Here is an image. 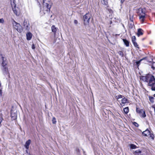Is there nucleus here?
I'll return each instance as SVG.
<instances>
[{"mask_svg": "<svg viewBox=\"0 0 155 155\" xmlns=\"http://www.w3.org/2000/svg\"><path fill=\"white\" fill-rule=\"evenodd\" d=\"M148 85L151 87L152 91H155V78L153 76L150 75L147 82Z\"/></svg>", "mask_w": 155, "mask_h": 155, "instance_id": "f257e3e1", "label": "nucleus"}, {"mask_svg": "<svg viewBox=\"0 0 155 155\" xmlns=\"http://www.w3.org/2000/svg\"><path fill=\"white\" fill-rule=\"evenodd\" d=\"M13 28L19 32H21L22 31V26L20 24L16 22L14 20L12 22Z\"/></svg>", "mask_w": 155, "mask_h": 155, "instance_id": "f03ea898", "label": "nucleus"}, {"mask_svg": "<svg viewBox=\"0 0 155 155\" xmlns=\"http://www.w3.org/2000/svg\"><path fill=\"white\" fill-rule=\"evenodd\" d=\"M43 3L44 7H46L47 9L46 11H49L52 5L51 2L49 0H43Z\"/></svg>", "mask_w": 155, "mask_h": 155, "instance_id": "7ed1b4c3", "label": "nucleus"}, {"mask_svg": "<svg viewBox=\"0 0 155 155\" xmlns=\"http://www.w3.org/2000/svg\"><path fill=\"white\" fill-rule=\"evenodd\" d=\"M91 15L89 13L86 14L83 17L84 24L85 25L88 24L90 21Z\"/></svg>", "mask_w": 155, "mask_h": 155, "instance_id": "20e7f679", "label": "nucleus"}, {"mask_svg": "<svg viewBox=\"0 0 155 155\" xmlns=\"http://www.w3.org/2000/svg\"><path fill=\"white\" fill-rule=\"evenodd\" d=\"M0 56L2 58V60L3 61V62L2 64V70L5 72H6L8 71V68L6 67V65H7V63L5 61H4V58L3 57L2 54L0 55Z\"/></svg>", "mask_w": 155, "mask_h": 155, "instance_id": "39448f33", "label": "nucleus"}, {"mask_svg": "<svg viewBox=\"0 0 155 155\" xmlns=\"http://www.w3.org/2000/svg\"><path fill=\"white\" fill-rule=\"evenodd\" d=\"M29 22L25 20L23 23V26L26 30L28 31L30 29Z\"/></svg>", "mask_w": 155, "mask_h": 155, "instance_id": "423d86ee", "label": "nucleus"}, {"mask_svg": "<svg viewBox=\"0 0 155 155\" xmlns=\"http://www.w3.org/2000/svg\"><path fill=\"white\" fill-rule=\"evenodd\" d=\"M150 75V74H148L145 76H141L140 79L143 81L147 82Z\"/></svg>", "mask_w": 155, "mask_h": 155, "instance_id": "0eeeda50", "label": "nucleus"}, {"mask_svg": "<svg viewBox=\"0 0 155 155\" xmlns=\"http://www.w3.org/2000/svg\"><path fill=\"white\" fill-rule=\"evenodd\" d=\"M31 142V140H28L26 142L25 144L24 145L25 147L28 150L29 148V146L30 145Z\"/></svg>", "mask_w": 155, "mask_h": 155, "instance_id": "6e6552de", "label": "nucleus"}, {"mask_svg": "<svg viewBox=\"0 0 155 155\" xmlns=\"http://www.w3.org/2000/svg\"><path fill=\"white\" fill-rule=\"evenodd\" d=\"M150 131L148 130H146L142 133L145 136H148L150 134Z\"/></svg>", "mask_w": 155, "mask_h": 155, "instance_id": "1a4fd4ad", "label": "nucleus"}, {"mask_svg": "<svg viewBox=\"0 0 155 155\" xmlns=\"http://www.w3.org/2000/svg\"><path fill=\"white\" fill-rule=\"evenodd\" d=\"M32 37V34L30 32H28L26 34L27 39L28 40H30Z\"/></svg>", "mask_w": 155, "mask_h": 155, "instance_id": "9d476101", "label": "nucleus"}, {"mask_svg": "<svg viewBox=\"0 0 155 155\" xmlns=\"http://www.w3.org/2000/svg\"><path fill=\"white\" fill-rule=\"evenodd\" d=\"M134 24H130L129 25V31L130 32V33L132 30L134 31Z\"/></svg>", "mask_w": 155, "mask_h": 155, "instance_id": "9b49d317", "label": "nucleus"}, {"mask_svg": "<svg viewBox=\"0 0 155 155\" xmlns=\"http://www.w3.org/2000/svg\"><path fill=\"white\" fill-rule=\"evenodd\" d=\"M134 153L136 155H142L141 154V151L140 150H137L135 151Z\"/></svg>", "mask_w": 155, "mask_h": 155, "instance_id": "f8f14e48", "label": "nucleus"}, {"mask_svg": "<svg viewBox=\"0 0 155 155\" xmlns=\"http://www.w3.org/2000/svg\"><path fill=\"white\" fill-rule=\"evenodd\" d=\"M123 41L124 43V44L126 46L128 47L129 46V42L126 39H123Z\"/></svg>", "mask_w": 155, "mask_h": 155, "instance_id": "ddd939ff", "label": "nucleus"}, {"mask_svg": "<svg viewBox=\"0 0 155 155\" xmlns=\"http://www.w3.org/2000/svg\"><path fill=\"white\" fill-rule=\"evenodd\" d=\"M11 116L13 118V119H15L16 118L17 115L15 113H13L12 112L11 113Z\"/></svg>", "mask_w": 155, "mask_h": 155, "instance_id": "4468645a", "label": "nucleus"}, {"mask_svg": "<svg viewBox=\"0 0 155 155\" xmlns=\"http://www.w3.org/2000/svg\"><path fill=\"white\" fill-rule=\"evenodd\" d=\"M137 31V35L138 36H139L140 35H142L143 34V33L142 32V29H138Z\"/></svg>", "mask_w": 155, "mask_h": 155, "instance_id": "2eb2a0df", "label": "nucleus"}, {"mask_svg": "<svg viewBox=\"0 0 155 155\" xmlns=\"http://www.w3.org/2000/svg\"><path fill=\"white\" fill-rule=\"evenodd\" d=\"M52 31L54 33V34H55L57 29L55 27L54 25H53L51 27Z\"/></svg>", "mask_w": 155, "mask_h": 155, "instance_id": "dca6fc26", "label": "nucleus"}, {"mask_svg": "<svg viewBox=\"0 0 155 155\" xmlns=\"http://www.w3.org/2000/svg\"><path fill=\"white\" fill-rule=\"evenodd\" d=\"M13 10L14 12V13L15 14V15L17 16L19 15V13L17 11L16 9V8L15 7L14 8H13Z\"/></svg>", "mask_w": 155, "mask_h": 155, "instance_id": "f3484780", "label": "nucleus"}, {"mask_svg": "<svg viewBox=\"0 0 155 155\" xmlns=\"http://www.w3.org/2000/svg\"><path fill=\"white\" fill-rule=\"evenodd\" d=\"M108 0H101L102 3L104 5H106L107 4Z\"/></svg>", "mask_w": 155, "mask_h": 155, "instance_id": "a211bd4d", "label": "nucleus"}, {"mask_svg": "<svg viewBox=\"0 0 155 155\" xmlns=\"http://www.w3.org/2000/svg\"><path fill=\"white\" fill-rule=\"evenodd\" d=\"M140 115L143 117H146L145 112L144 110L142 111V113L141 114H140Z\"/></svg>", "mask_w": 155, "mask_h": 155, "instance_id": "6ab92c4d", "label": "nucleus"}, {"mask_svg": "<svg viewBox=\"0 0 155 155\" xmlns=\"http://www.w3.org/2000/svg\"><path fill=\"white\" fill-rule=\"evenodd\" d=\"M127 100L125 98H123L121 100V103L123 104H124L127 103Z\"/></svg>", "mask_w": 155, "mask_h": 155, "instance_id": "aec40b11", "label": "nucleus"}, {"mask_svg": "<svg viewBox=\"0 0 155 155\" xmlns=\"http://www.w3.org/2000/svg\"><path fill=\"white\" fill-rule=\"evenodd\" d=\"M143 110V109H140L138 108H137L136 109L137 112L139 114H141V113H142V111Z\"/></svg>", "mask_w": 155, "mask_h": 155, "instance_id": "412c9836", "label": "nucleus"}, {"mask_svg": "<svg viewBox=\"0 0 155 155\" xmlns=\"http://www.w3.org/2000/svg\"><path fill=\"white\" fill-rule=\"evenodd\" d=\"M124 112L125 114H127L129 112V108L128 107H126L124 109Z\"/></svg>", "mask_w": 155, "mask_h": 155, "instance_id": "4be33fe9", "label": "nucleus"}, {"mask_svg": "<svg viewBox=\"0 0 155 155\" xmlns=\"http://www.w3.org/2000/svg\"><path fill=\"white\" fill-rule=\"evenodd\" d=\"M130 147L132 149H136L137 147L136 146L133 144H131L130 145Z\"/></svg>", "mask_w": 155, "mask_h": 155, "instance_id": "5701e85b", "label": "nucleus"}, {"mask_svg": "<svg viewBox=\"0 0 155 155\" xmlns=\"http://www.w3.org/2000/svg\"><path fill=\"white\" fill-rule=\"evenodd\" d=\"M145 18V15H141L140 16V19L142 21H144V19Z\"/></svg>", "mask_w": 155, "mask_h": 155, "instance_id": "b1692460", "label": "nucleus"}, {"mask_svg": "<svg viewBox=\"0 0 155 155\" xmlns=\"http://www.w3.org/2000/svg\"><path fill=\"white\" fill-rule=\"evenodd\" d=\"M52 122L53 124H55L56 123V120L55 118L54 117H53L52 119Z\"/></svg>", "mask_w": 155, "mask_h": 155, "instance_id": "393cba45", "label": "nucleus"}, {"mask_svg": "<svg viewBox=\"0 0 155 155\" xmlns=\"http://www.w3.org/2000/svg\"><path fill=\"white\" fill-rule=\"evenodd\" d=\"M133 43L135 47L138 48H139L138 45L137 44V43L136 41L134 42Z\"/></svg>", "mask_w": 155, "mask_h": 155, "instance_id": "a878e982", "label": "nucleus"}, {"mask_svg": "<svg viewBox=\"0 0 155 155\" xmlns=\"http://www.w3.org/2000/svg\"><path fill=\"white\" fill-rule=\"evenodd\" d=\"M143 59H145V58H144L142 59H141L140 60L136 62V64L138 66L140 64L141 61Z\"/></svg>", "mask_w": 155, "mask_h": 155, "instance_id": "bb28decb", "label": "nucleus"}, {"mask_svg": "<svg viewBox=\"0 0 155 155\" xmlns=\"http://www.w3.org/2000/svg\"><path fill=\"white\" fill-rule=\"evenodd\" d=\"M118 54H119L121 56V57H123L124 55V54L123 53V52L121 51H119L118 52Z\"/></svg>", "mask_w": 155, "mask_h": 155, "instance_id": "cd10ccee", "label": "nucleus"}, {"mask_svg": "<svg viewBox=\"0 0 155 155\" xmlns=\"http://www.w3.org/2000/svg\"><path fill=\"white\" fill-rule=\"evenodd\" d=\"M136 39V37H135V36H133L132 37V42L135 41Z\"/></svg>", "mask_w": 155, "mask_h": 155, "instance_id": "c85d7f7f", "label": "nucleus"}, {"mask_svg": "<svg viewBox=\"0 0 155 155\" xmlns=\"http://www.w3.org/2000/svg\"><path fill=\"white\" fill-rule=\"evenodd\" d=\"M149 136H150V137L153 140L154 139V136L153 135V134H151L150 133V134H149Z\"/></svg>", "mask_w": 155, "mask_h": 155, "instance_id": "c756f323", "label": "nucleus"}, {"mask_svg": "<svg viewBox=\"0 0 155 155\" xmlns=\"http://www.w3.org/2000/svg\"><path fill=\"white\" fill-rule=\"evenodd\" d=\"M153 97H150L149 100L152 102H153Z\"/></svg>", "mask_w": 155, "mask_h": 155, "instance_id": "7c9ffc66", "label": "nucleus"}, {"mask_svg": "<svg viewBox=\"0 0 155 155\" xmlns=\"http://www.w3.org/2000/svg\"><path fill=\"white\" fill-rule=\"evenodd\" d=\"M116 97H117V98L118 99H119L122 98V96L121 95H119L117 96Z\"/></svg>", "mask_w": 155, "mask_h": 155, "instance_id": "2f4dec72", "label": "nucleus"}, {"mask_svg": "<svg viewBox=\"0 0 155 155\" xmlns=\"http://www.w3.org/2000/svg\"><path fill=\"white\" fill-rule=\"evenodd\" d=\"M139 11L140 12H141L142 13V14L144 15L145 14L143 12L142 9L141 8H140L139 10Z\"/></svg>", "mask_w": 155, "mask_h": 155, "instance_id": "473e14b6", "label": "nucleus"}, {"mask_svg": "<svg viewBox=\"0 0 155 155\" xmlns=\"http://www.w3.org/2000/svg\"><path fill=\"white\" fill-rule=\"evenodd\" d=\"M26 153H25L24 155H31L29 153H28V151L27 150H26Z\"/></svg>", "mask_w": 155, "mask_h": 155, "instance_id": "72a5a7b5", "label": "nucleus"}, {"mask_svg": "<svg viewBox=\"0 0 155 155\" xmlns=\"http://www.w3.org/2000/svg\"><path fill=\"white\" fill-rule=\"evenodd\" d=\"M31 48L32 49H34L35 48V45L34 44L32 45Z\"/></svg>", "mask_w": 155, "mask_h": 155, "instance_id": "f704fd0d", "label": "nucleus"}, {"mask_svg": "<svg viewBox=\"0 0 155 155\" xmlns=\"http://www.w3.org/2000/svg\"><path fill=\"white\" fill-rule=\"evenodd\" d=\"M74 23L76 24H77L78 23V21L76 20H74Z\"/></svg>", "mask_w": 155, "mask_h": 155, "instance_id": "c9c22d12", "label": "nucleus"}, {"mask_svg": "<svg viewBox=\"0 0 155 155\" xmlns=\"http://www.w3.org/2000/svg\"><path fill=\"white\" fill-rule=\"evenodd\" d=\"M2 120V118L1 117H0V124L1 123V122Z\"/></svg>", "mask_w": 155, "mask_h": 155, "instance_id": "e433bc0d", "label": "nucleus"}, {"mask_svg": "<svg viewBox=\"0 0 155 155\" xmlns=\"http://www.w3.org/2000/svg\"><path fill=\"white\" fill-rule=\"evenodd\" d=\"M134 125L136 127H138V124L136 123H135Z\"/></svg>", "mask_w": 155, "mask_h": 155, "instance_id": "4c0bfd02", "label": "nucleus"}, {"mask_svg": "<svg viewBox=\"0 0 155 155\" xmlns=\"http://www.w3.org/2000/svg\"><path fill=\"white\" fill-rule=\"evenodd\" d=\"M120 2L122 3L124 1V0H120Z\"/></svg>", "mask_w": 155, "mask_h": 155, "instance_id": "58836bf2", "label": "nucleus"}, {"mask_svg": "<svg viewBox=\"0 0 155 155\" xmlns=\"http://www.w3.org/2000/svg\"><path fill=\"white\" fill-rule=\"evenodd\" d=\"M3 21V20L2 19H0V23L1 22H2V21Z\"/></svg>", "mask_w": 155, "mask_h": 155, "instance_id": "ea45409f", "label": "nucleus"}, {"mask_svg": "<svg viewBox=\"0 0 155 155\" xmlns=\"http://www.w3.org/2000/svg\"><path fill=\"white\" fill-rule=\"evenodd\" d=\"M152 60H153V59L152 58L151 59V61H152Z\"/></svg>", "mask_w": 155, "mask_h": 155, "instance_id": "a19ab883", "label": "nucleus"}, {"mask_svg": "<svg viewBox=\"0 0 155 155\" xmlns=\"http://www.w3.org/2000/svg\"><path fill=\"white\" fill-rule=\"evenodd\" d=\"M154 96L155 97V94L154 95Z\"/></svg>", "mask_w": 155, "mask_h": 155, "instance_id": "79ce46f5", "label": "nucleus"}, {"mask_svg": "<svg viewBox=\"0 0 155 155\" xmlns=\"http://www.w3.org/2000/svg\"><path fill=\"white\" fill-rule=\"evenodd\" d=\"M112 23V21H111V22H110V24H111V23Z\"/></svg>", "mask_w": 155, "mask_h": 155, "instance_id": "37998d69", "label": "nucleus"}, {"mask_svg": "<svg viewBox=\"0 0 155 155\" xmlns=\"http://www.w3.org/2000/svg\"><path fill=\"white\" fill-rule=\"evenodd\" d=\"M152 68H154V67H152Z\"/></svg>", "mask_w": 155, "mask_h": 155, "instance_id": "c03bdc74", "label": "nucleus"}, {"mask_svg": "<svg viewBox=\"0 0 155 155\" xmlns=\"http://www.w3.org/2000/svg\"><path fill=\"white\" fill-rule=\"evenodd\" d=\"M152 68H154V67H152Z\"/></svg>", "mask_w": 155, "mask_h": 155, "instance_id": "a18cd8bd", "label": "nucleus"}, {"mask_svg": "<svg viewBox=\"0 0 155 155\" xmlns=\"http://www.w3.org/2000/svg\"><path fill=\"white\" fill-rule=\"evenodd\" d=\"M152 68H154V67H152Z\"/></svg>", "mask_w": 155, "mask_h": 155, "instance_id": "49530a36", "label": "nucleus"}]
</instances>
